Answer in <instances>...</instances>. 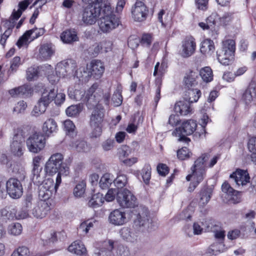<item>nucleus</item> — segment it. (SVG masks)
<instances>
[{
    "label": "nucleus",
    "instance_id": "obj_5",
    "mask_svg": "<svg viewBox=\"0 0 256 256\" xmlns=\"http://www.w3.org/2000/svg\"><path fill=\"white\" fill-rule=\"evenodd\" d=\"M86 70L88 71L85 70V68L80 67L76 71L74 76L79 79L88 76H93L95 78L98 79L104 72V66L100 60H94L87 64Z\"/></svg>",
    "mask_w": 256,
    "mask_h": 256
},
{
    "label": "nucleus",
    "instance_id": "obj_46",
    "mask_svg": "<svg viewBox=\"0 0 256 256\" xmlns=\"http://www.w3.org/2000/svg\"><path fill=\"white\" fill-rule=\"evenodd\" d=\"M42 240L44 242V244H48L54 243L56 240V232H44L42 235Z\"/></svg>",
    "mask_w": 256,
    "mask_h": 256
},
{
    "label": "nucleus",
    "instance_id": "obj_28",
    "mask_svg": "<svg viewBox=\"0 0 256 256\" xmlns=\"http://www.w3.org/2000/svg\"><path fill=\"white\" fill-rule=\"evenodd\" d=\"M55 93L56 89L54 88H46L42 92L40 99L42 100L43 102L49 105V104L54 100V96H56Z\"/></svg>",
    "mask_w": 256,
    "mask_h": 256
},
{
    "label": "nucleus",
    "instance_id": "obj_17",
    "mask_svg": "<svg viewBox=\"0 0 256 256\" xmlns=\"http://www.w3.org/2000/svg\"><path fill=\"white\" fill-rule=\"evenodd\" d=\"M50 208L48 203L44 200H40L37 202L32 210L34 216L42 218L46 216Z\"/></svg>",
    "mask_w": 256,
    "mask_h": 256
},
{
    "label": "nucleus",
    "instance_id": "obj_40",
    "mask_svg": "<svg viewBox=\"0 0 256 256\" xmlns=\"http://www.w3.org/2000/svg\"><path fill=\"white\" fill-rule=\"evenodd\" d=\"M114 181L112 175L109 173L104 174L101 178L99 184L100 187L102 189H106L112 184Z\"/></svg>",
    "mask_w": 256,
    "mask_h": 256
},
{
    "label": "nucleus",
    "instance_id": "obj_24",
    "mask_svg": "<svg viewBox=\"0 0 256 256\" xmlns=\"http://www.w3.org/2000/svg\"><path fill=\"white\" fill-rule=\"evenodd\" d=\"M57 128V124L55 120L50 118L46 120L43 124L42 130L44 134L48 136L56 132Z\"/></svg>",
    "mask_w": 256,
    "mask_h": 256
},
{
    "label": "nucleus",
    "instance_id": "obj_58",
    "mask_svg": "<svg viewBox=\"0 0 256 256\" xmlns=\"http://www.w3.org/2000/svg\"><path fill=\"white\" fill-rule=\"evenodd\" d=\"M86 184L84 182L78 183L74 190V194L76 196H81L85 192Z\"/></svg>",
    "mask_w": 256,
    "mask_h": 256
},
{
    "label": "nucleus",
    "instance_id": "obj_1",
    "mask_svg": "<svg viewBox=\"0 0 256 256\" xmlns=\"http://www.w3.org/2000/svg\"><path fill=\"white\" fill-rule=\"evenodd\" d=\"M101 89L98 88L97 84H94L86 92L84 96V92L82 90H68V96L72 99L76 100H82L86 102L89 108H92L97 104L101 96Z\"/></svg>",
    "mask_w": 256,
    "mask_h": 256
},
{
    "label": "nucleus",
    "instance_id": "obj_34",
    "mask_svg": "<svg viewBox=\"0 0 256 256\" xmlns=\"http://www.w3.org/2000/svg\"><path fill=\"white\" fill-rule=\"evenodd\" d=\"M235 49V42L233 40L228 39L222 42V52H225V53L227 52L228 55L230 56V54H234Z\"/></svg>",
    "mask_w": 256,
    "mask_h": 256
},
{
    "label": "nucleus",
    "instance_id": "obj_48",
    "mask_svg": "<svg viewBox=\"0 0 256 256\" xmlns=\"http://www.w3.org/2000/svg\"><path fill=\"white\" fill-rule=\"evenodd\" d=\"M190 228V226H188L184 227V231L189 236H192V234H200L202 231V228L196 222H194L193 224V232H192L191 230H189Z\"/></svg>",
    "mask_w": 256,
    "mask_h": 256
},
{
    "label": "nucleus",
    "instance_id": "obj_23",
    "mask_svg": "<svg viewBox=\"0 0 256 256\" xmlns=\"http://www.w3.org/2000/svg\"><path fill=\"white\" fill-rule=\"evenodd\" d=\"M174 110L177 114L181 116H186L192 111L190 106V102L186 99L185 100H180L176 102Z\"/></svg>",
    "mask_w": 256,
    "mask_h": 256
},
{
    "label": "nucleus",
    "instance_id": "obj_31",
    "mask_svg": "<svg viewBox=\"0 0 256 256\" xmlns=\"http://www.w3.org/2000/svg\"><path fill=\"white\" fill-rule=\"evenodd\" d=\"M104 202V197L103 194L98 192L92 195V197L88 201V205L89 206L96 208L101 206Z\"/></svg>",
    "mask_w": 256,
    "mask_h": 256
},
{
    "label": "nucleus",
    "instance_id": "obj_7",
    "mask_svg": "<svg viewBox=\"0 0 256 256\" xmlns=\"http://www.w3.org/2000/svg\"><path fill=\"white\" fill-rule=\"evenodd\" d=\"M116 200L119 205L124 208H134L138 205L137 199L129 190L124 188L118 192Z\"/></svg>",
    "mask_w": 256,
    "mask_h": 256
},
{
    "label": "nucleus",
    "instance_id": "obj_33",
    "mask_svg": "<svg viewBox=\"0 0 256 256\" xmlns=\"http://www.w3.org/2000/svg\"><path fill=\"white\" fill-rule=\"evenodd\" d=\"M48 106L40 98L32 112V115L36 117L40 116L45 112Z\"/></svg>",
    "mask_w": 256,
    "mask_h": 256
},
{
    "label": "nucleus",
    "instance_id": "obj_36",
    "mask_svg": "<svg viewBox=\"0 0 256 256\" xmlns=\"http://www.w3.org/2000/svg\"><path fill=\"white\" fill-rule=\"evenodd\" d=\"M111 43L110 42H102L100 43L96 44L94 46V52H92L93 56H97L102 48H104V52H108L110 48Z\"/></svg>",
    "mask_w": 256,
    "mask_h": 256
},
{
    "label": "nucleus",
    "instance_id": "obj_38",
    "mask_svg": "<svg viewBox=\"0 0 256 256\" xmlns=\"http://www.w3.org/2000/svg\"><path fill=\"white\" fill-rule=\"evenodd\" d=\"M10 256H40V254L31 253L28 248L25 246L18 247Z\"/></svg>",
    "mask_w": 256,
    "mask_h": 256
},
{
    "label": "nucleus",
    "instance_id": "obj_51",
    "mask_svg": "<svg viewBox=\"0 0 256 256\" xmlns=\"http://www.w3.org/2000/svg\"><path fill=\"white\" fill-rule=\"evenodd\" d=\"M142 178L145 184L149 183L151 177V167L149 164H146L142 170Z\"/></svg>",
    "mask_w": 256,
    "mask_h": 256
},
{
    "label": "nucleus",
    "instance_id": "obj_26",
    "mask_svg": "<svg viewBox=\"0 0 256 256\" xmlns=\"http://www.w3.org/2000/svg\"><path fill=\"white\" fill-rule=\"evenodd\" d=\"M215 48L212 40L210 39H206L202 42L200 50L204 54L211 56Z\"/></svg>",
    "mask_w": 256,
    "mask_h": 256
},
{
    "label": "nucleus",
    "instance_id": "obj_35",
    "mask_svg": "<svg viewBox=\"0 0 256 256\" xmlns=\"http://www.w3.org/2000/svg\"><path fill=\"white\" fill-rule=\"evenodd\" d=\"M200 91L198 89H188L186 92L185 99L190 103L198 101L200 96Z\"/></svg>",
    "mask_w": 256,
    "mask_h": 256
},
{
    "label": "nucleus",
    "instance_id": "obj_21",
    "mask_svg": "<svg viewBox=\"0 0 256 256\" xmlns=\"http://www.w3.org/2000/svg\"><path fill=\"white\" fill-rule=\"evenodd\" d=\"M218 16L216 14H212L206 19V22H200L198 25L204 30H210L212 31L217 32L218 30L216 26L218 23Z\"/></svg>",
    "mask_w": 256,
    "mask_h": 256
},
{
    "label": "nucleus",
    "instance_id": "obj_54",
    "mask_svg": "<svg viewBox=\"0 0 256 256\" xmlns=\"http://www.w3.org/2000/svg\"><path fill=\"white\" fill-rule=\"evenodd\" d=\"M20 96L24 97H29L32 96L33 92V90L30 86L28 85H23L19 86Z\"/></svg>",
    "mask_w": 256,
    "mask_h": 256
},
{
    "label": "nucleus",
    "instance_id": "obj_9",
    "mask_svg": "<svg viewBox=\"0 0 256 256\" xmlns=\"http://www.w3.org/2000/svg\"><path fill=\"white\" fill-rule=\"evenodd\" d=\"M150 219L147 210L138 208V212L134 220V226L138 231L143 232L149 228Z\"/></svg>",
    "mask_w": 256,
    "mask_h": 256
},
{
    "label": "nucleus",
    "instance_id": "obj_11",
    "mask_svg": "<svg viewBox=\"0 0 256 256\" xmlns=\"http://www.w3.org/2000/svg\"><path fill=\"white\" fill-rule=\"evenodd\" d=\"M6 191L12 198H19L23 194V188L20 182L16 178H10L6 184Z\"/></svg>",
    "mask_w": 256,
    "mask_h": 256
},
{
    "label": "nucleus",
    "instance_id": "obj_60",
    "mask_svg": "<svg viewBox=\"0 0 256 256\" xmlns=\"http://www.w3.org/2000/svg\"><path fill=\"white\" fill-rule=\"evenodd\" d=\"M116 256H130L129 249L123 245H119L116 248Z\"/></svg>",
    "mask_w": 256,
    "mask_h": 256
},
{
    "label": "nucleus",
    "instance_id": "obj_15",
    "mask_svg": "<svg viewBox=\"0 0 256 256\" xmlns=\"http://www.w3.org/2000/svg\"><path fill=\"white\" fill-rule=\"evenodd\" d=\"M108 220L110 223L114 226H121L127 222L128 218L124 211L116 209L110 214Z\"/></svg>",
    "mask_w": 256,
    "mask_h": 256
},
{
    "label": "nucleus",
    "instance_id": "obj_49",
    "mask_svg": "<svg viewBox=\"0 0 256 256\" xmlns=\"http://www.w3.org/2000/svg\"><path fill=\"white\" fill-rule=\"evenodd\" d=\"M60 168V166L54 164V162L48 160L46 164L45 170L46 173L52 175L58 172Z\"/></svg>",
    "mask_w": 256,
    "mask_h": 256
},
{
    "label": "nucleus",
    "instance_id": "obj_52",
    "mask_svg": "<svg viewBox=\"0 0 256 256\" xmlns=\"http://www.w3.org/2000/svg\"><path fill=\"white\" fill-rule=\"evenodd\" d=\"M64 64L68 74H72L76 68V62L72 59L64 60Z\"/></svg>",
    "mask_w": 256,
    "mask_h": 256
},
{
    "label": "nucleus",
    "instance_id": "obj_6",
    "mask_svg": "<svg viewBox=\"0 0 256 256\" xmlns=\"http://www.w3.org/2000/svg\"><path fill=\"white\" fill-rule=\"evenodd\" d=\"M208 159V155L206 154H202L194 163L191 168L192 174H189L186 177L187 181L190 180L192 176L197 178L199 180H202L206 174L205 162Z\"/></svg>",
    "mask_w": 256,
    "mask_h": 256
},
{
    "label": "nucleus",
    "instance_id": "obj_64",
    "mask_svg": "<svg viewBox=\"0 0 256 256\" xmlns=\"http://www.w3.org/2000/svg\"><path fill=\"white\" fill-rule=\"evenodd\" d=\"M248 148L252 154L256 153V137L250 138L248 143Z\"/></svg>",
    "mask_w": 256,
    "mask_h": 256
},
{
    "label": "nucleus",
    "instance_id": "obj_20",
    "mask_svg": "<svg viewBox=\"0 0 256 256\" xmlns=\"http://www.w3.org/2000/svg\"><path fill=\"white\" fill-rule=\"evenodd\" d=\"M136 229L134 227L133 228L128 227L122 228L120 231L121 237L128 242H136L138 236V232Z\"/></svg>",
    "mask_w": 256,
    "mask_h": 256
},
{
    "label": "nucleus",
    "instance_id": "obj_14",
    "mask_svg": "<svg viewBox=\"0 0 256 256\" xmlns=\"http://www.w3.org/2000/svg\"><path fill=\"white\" fill-rule=\"evenodd\" d=\"M230 178L233 179L238 187L245 188L250 183V177L246 170L238 169L235 172L230 176Z\"/></svg>",
    "mask_w": 256,
    "mask_h": 256
},
{
    "label": "nucleus",
    "instance_id": "obj_32",
    "mask_svg": "<svg viewBox=\"0 0 256 256\" xmlns=\"http://www.w3.org/2000/svg\"><path fill=\"white\" fill-rule=\"evenodd\" d=\"M16 209L12 206H6L0 211V216L4 219L14 220L16 216Z\"/></svg>",
    "mask_w": 256,
    "mask_h": 256
},
{
    "label": "nucleus",
    "instance_id": "obj_37",
    "mask_svg": "<svg viewBox=\"0 0 256 256\" xmlns=\"http://www.w3.org/2000/svg\"><path fill=\"white\" fill-rule=\"evenodd\" d=\"M30 4L26 0H22L18 3L19 8L17 11L14 10L12 13L11 17L14 20H17L22 14V12L24 11Z\"/></svg>",
    "mask_w": 256,
    "mask_h": 256
},
{
    "label": "nucleus",
    "instance_id": "obj_30",
    "mask_svg": "<svg viewBox=\"0 0 256 256\" xmlns=\"http://www.w3.org/2000/svg\"><path fill=\"white\" fill-rule=\"evenodd\" d=\"M54 51L51 46L48 44L42 45L39 50L40 58L42 60H48L54 54Z\"/></svg>",
    "mask_w": 256,
    "mask_h": 256
},
{
    "label": "nucleus",
    "instance_id": "obj_41",
    "mask_svg": "<svg viewBox=\"0 0 256 256\" xmlns=\"http://www.w3.org/2000/svg\"><path fill=\"white\" fill-rule=\"evenodd\" d=\"M200 75L203 80L206 82L212 81L213 78L212 70L209 66H206L201 69Z\"/></svg>",
    "mask_w": 256,
    "mask_h": 256
},
{
    "label": "nucleus",
    "instance_id": "obj_12",
    "mask_svg": "<svg viewBox=\"0 0 256 256\" xmlns=\"http://www.w3.org/2000/svg\"><path fill=\"white\" fill-rule=\"evenodd\" d=\"M38 196L42 200L48 199L56 191L52 179L47 178L38 184Z\"/></svg>",
    "mask_w": 256,
    "mask_h": 256
},
{
    "label": "nucleus",
    "instance_id": "obj_61",
    "mask_svg": "<svg viewBox=\"0 0 256 256\" xmlns=\"http://www.w3.org/2000/svg\"><path fill=\"white\" fill-rule=\"evenodd\" d=\"M38 76V68L34 67L29 68L26 71V78L29 80H34Z\"/></svg>",
    "mask_w": 256,
    "mask_h": 256
},
{
    "label": "nucleus",
    "instance_id": "obj_47",
    "mask_svg": "<svg viewBox=\"0 0 256 256\" xmlns=\"http://www.w3.org/2000/svg\"><path fill=\"white\" fill-rule=\"evenodd\" d=\"M82 110V106L78 104L70 106L66 109V112L68 116H74L78 114Z\"/></svg>",
    "mask_w": 256,
    "mask_h": 256
},
{
    "label": "nucleus",
    "instance_id": "obj_2",
    "mask_svg": "<svg viewBox=\"0 0 256 256\" xmlns=\"http://www.w3.org/2000/svg\"><path fill=\"white\" fill-rule=\"evenodd\" d=\"M83 6L80 13V24L82 26H90L96 23L102 10L103 6L96 4H87Z\"/></svg>",
    "mask_w": 256,
    "mask_h": 256
},
{
    "label": "nucleus",
    "instance_id": "obj_62",
    "mask_svg": "<svg viewBox=\"0 0 256 256\" xmlns=\"http://www.w3.org/2000/svg\"><path fill=\"white\" fill-rule=\"evenodd\" d=\"M112 100L114 106H120L122 104V100L121 94L118 90L115 92L112 96Z\"/></svg>",
    "mask_w": 256,
    "mask_h": 256
},
{
    "label": "nucleus",
    "instance_id": "obj_39",
    "mask_svg": "<svg viewBox=\"0 0 256 256\" xmlns=\"http://www.w3.org/2000/svg\"><path fill=\"white\" fill-rule=\"evenodd\" d=\"M234 54H230L228 55L227 52H222V50L221 52L218 54L217 52V58L220 63L224 66L228 65L230 62L233 60Z\"/></svg>",
    "mask_w": 256,
    "mask_h": 256
},
{
    "label": "nucleus",
    "instance_id": "obj_13",
    "mask_svg": "<svg viewBox=\"0 0 256 256\" xmlns=\"http://www.w3.org/2000/svg\"><path fill=\"white\" fill-rule=\"evenodd\" d=\"M131 12L132 18L135 21L141 22L146 20L148 10L143 2L136 1L132 7Z\"/></svg>",
    "mask_w": 256,
    "mask_h": 256
},
{
    "label": "nucleus",
    "instance_id": "obj_59",
    "mask_svg": "<svg viewBox=\"0 0 256 256\" xmlns=\"http://www.w3.org/2000/svg\"><path fill=\"white\" fill-rule=\"evenodd\" d=\"M190 152L186 147H183L177 152L178 158L181 160H184L190 156Z\"/></svg>",
    "mask_w": 256,
    "mask_h": 256
},
{
    "label": "nucleus",
    "instance_id": "obj_44",
    "mask_svg": "<svg viewBox=\"0 0 256 256\" xmlns=\"http://www.w3.org/2000/svg\"><path fill=\"white\" fill-rule=\"evenodd\" d=\"M113 182L118 188H122L127 184L128 178L126 175L119 172L116 178H114Z\"/></svg>",
    "mask_w": 256,
    "mask_h": 256
},
{
    "label": "nucleus",
    "instance_id": "obj_4",
    "mask_svg": "<svg viewBox=\"0 0 256 256\" xmlns=\"http://www.w3.org/2000/svg\"><path fill=\"white\" fill-rule=\"evenodd\" d=\"M101 15L100 28L104 32H109L119 25V19L114 14L110 2L104 4Z\"/></svg>",
    "mask_w": 256,
    "mask_h": 256
},
{
    "label": "nucleus",
    "instance_id": "obj_27",
    "mask_svg": "<svg viewBox=\"0 0 256 256\" xmlns=\"http://www.w3.org/2000/svg\"><path fill=\"white\" fill-rule=\"evenodd\" d=\"M69 252L81 256L86 252V248L84 244L80 241H75L68 248Z\"/></svg>",
    "mask_w": 256,
    "mask_h": 256
},
{
    "label": "nucleus",
    "instance_id": "obj_18",
    "mask_svg": "<svg viewBox=\"0 0 256 256\" xmlns=\"http://www.w3.org/2000/svg\"><path fill=\"white\" fill-rule=\"evenodd\" d=\"M95 106V105L94 106ZM90 118V125L94 126L96 124H102L104 117V110L100 104H96Z\"/></svg>",
    "mask_w": 256,
    "mask_h": 256
},
{
    "label": "nucleus",
    "instance_id": "obj_63",
    "mask_svg": "<svg viewBox=\"0 0 256 256\" xmlns=\"http://www.w3.org/2000/svg\"><path fill=\"white\" fill-rule=\"evenodd\" d=\"M118 191L117 189L115 188L109 190L104 198V200H105L107 202L112 201L116 197V194L118 195Z\"/></svg>",
    "mask_w": 256,
    "mask_h": 256
},
{
    "label": "nucleus",
    "instance_id": "obj_50",
    "mask_svg": "<svg viewBox=\"0 0 256 256\" xmlns=\"http://www.w3.org/2000/svg\"><path fill=\"white\" fill-rule=\"evenodd\" d=\"M22 226L20 223H14L9 226L8 231L12 235L18 236L22 233Z\"/></svg>",
    "mask_w": 256,
    "mask_h": 256
},
{
    "label": "nucleus",
    "instance_id": "obj_43",
    "mask_svg": "<svg viewBox=\"0 0 256 256\" xmlns=\"http://www.w3.org/2000/svg\"><path fill=\"white\" fill-rule=\"evenodd\" d=\"M103 246L104 248L101 250L100 254L104 256V254H105L106 256H111L112 251L114 248V242L112 240H108L104 242Z\"/></svg>",
    "mask_w": 256,
    "mask_h": 256
},
{
    "label": "nucleus",
    "instance_id": "obj_42",
    "mask_svg": "<svg viewBox=\"0 0 256 256\" xmlns=\"http://www.w3.org/2000/svg\"><path fill=\"white\" fill-rule=\"evenodd\" d=\"M198 76V74L196 72L191 71L186 74L184 78V82L185 85L188 87H191L196 83V80Z\"/></svg>",
    "mask_w": 256,
    "mask_h": 256
},
{
    "label": "nucleus",
    "instance_id": "obj_56",
    "mask_svg": "<svg viewBox=\"0 0 256 256\" xmlns=\"http://www.w3.org/2000/svg\"><path fill=\"white\" fill-rule=\"evenodd\" d=\"M63 160L64 156L62 154L56 153L52 155L48 160L54 162V164L60 166L63 162Z\"/></svg>",
    "mask_w": 256,
    "mask_h": 256
},
{
    "label": "nucleus",
    "instance_id": "obj_8",
    "mask_svg": "<svg viewBox=\"0 0 256 256\" xmlns=\"http://www.w3.org/2000/svg\"><path fill=\"white\" fill-rule=\"evenodd\" d=\"M197 124L194 120H188L184 122L182 126L176 129V132H174L172 134L180 138L179 141H187L190 140V139L186 137L193 134L196 130Z\"/></svg>",
    "mask_w": 256,
    "mask_h": 256
},
{
    "label": "nucleus",
    "instance_id": "obj_22",
    "mask_svg": "<svg viewBox=\"0 0 256 256\" xmlns=\"http://www.w3.org/2000/svg\"><path fill=\"white\" fill-rule=\"evenodd\" d=\"M222 191L227 196L228 201H232L234 203L238 202V198L237 196L238 192L234 190L230 186L229 184L224 182L222 186Z\"/></svg>",
    "mask_w": 256,
    "mask_h": 256
},
{
    "label": "nucleus",
    "instance_id": "obj_29",
    "mask_svg": "<svg viewBox=\"0 0 256 256\" xmlns=\"http://www.w3.org/2000/svg\"><path fill=\"white\" fill-rule=\"evenodd\" d=\"M212 192V190L211 188H203L200 192V200L199 205L201 206H204L209 202L211 195Z\"/></svg>",
    "mask_w": 256,
    "mask_h": 256
},
{
    "label": "nucleus",
    "instance_id": "obj_19",
    "mask_svg": "<svg viewBox=\"0 0 256 256\" xmlns=\"http://www.w3.org/2000/svg\"><path fill=\"white\" fill-rule=\"evenodd\" d=\"M256 86L254 82L250 84L242 95V100L246 105L250 104L256 98Z\"/></svg>",
    "mask_w": 256,
    "mask_h": 256
},
{
    "label": "nucleus",
    "instance_id": "obj_16",
    "mask_svg": "<svg viewBox=\"0 0 256 256\" xmlns=\"http://www.w3.org/2000/svg\"><path fill=\"white\" fill-rule=\"evenodd\" d=\"M196 44L194 38L192 36L187 37L182 42L181 56L183 58L191 56L195 52Z\"/></svg>",
    "mask_w": 256,
    "mask_h": 256
},
{
    "label": "nucleus",
    "instance_id": "obj_3",
    "mask_svg": "<svg viewBox=\"0 0 256 256\" xmlns=\"http://www.w3.org/2000/svg\"><path fill=\"white\" fill-rule=\"evenodd\" d=\"M30 131L28 126L18 128L14 132V136L10 145V150L14 156L20 157L24 152L25 138Z\"/></svg>",
    "mask_w": 256,
    "mask_h": 256
},
{
    "label": "nucleus",
    "instance_id": "obj_55",
    "mask_svg": "<svg viewBox=\"0 0 256 256\" xmlns=\"http://www.w3.org/2000/svg\"><path fill=\"white\" fill-rule=\"evenodd\" d=\"M94 226L93 222L91 221H85L82 222L78 228V230L84 234H86L90 228Z\"/></svg>",
    "mask_w": 256,
    "mask_h": 256
},
{
    "label": "nucleus",
    "instance_id": "obj_53",
    "mask_svg": "<svg viewBox=\"0 0 256 256\" xmlns=\"http://www.w3.org/2000/svg\"><path fill=\"white\" fill-rule=\"evenodd\" d=\"M70 146L78 152H82L85 150L87 145L86 142L84 140H76L72 142Z\"/></svg>",
    "mask_w": 256,
    "mask_h": 256
},
{
    "label": "nucleus",
    "instance_id": "obj_45",
    "mask_svg": "<svg viewBox=\"0 0 256 256\" xmlns=\"http://www.w3.org/2000/svg\"><path fill=\"white\" fill-rule=\"evenodd\" d=\"M42 168H32V180L34 184L38 185L42 181L44 176L42 174Z\"/></svg>",
    "mask_w": 256,
    "mask_h": 256
},
{
    "label": "nucleus",
    "instance_id": "obj_25",
    "mask_svg": "<svg viewBox=\"0 0 256 256\" xmlns=\"http://www.w3.org/2000/svg\"><path fill=\"white\" fill-rule=\"evenodd\" d=\"M60 38L64 43L68 44L78 40L76 32L71 30L62 32L60 35Z\"/></svg>",
    "mask_w": 256,
    "mask_h": 256
},
{
    "label": "nucleus",
    "instance_id": "obj_57",
    "mask_svg": "<svg viewBox=\"0 0 256 256\" xmlns=\"http://www.w3.org/2000/svg\"><path fill=\"white\" fill-rule=\"evenodd\" d=\"M64 66V61H62L58 63L56 67V73L59 74L60 77H64L68 75Z\"/></svg>",
    "mask_w": 256,
    "mask_h": 256
},
{
    "label": "nucleus",
    "instance_id": "obj_10",
    "mask_svg": "<svg viewBox=\"0 0 256 256\" xmlns=\"http://www.w3.org/2000/svg\"><path fill=\"white\" fill-rule=\"evenodd\" d=\"M45 143L44 136L36 133L30 136L26 141L28 150L35 154L39 152L44 148Z\"/></svg>",
    "mask_w": 256,
    "mask_h": 256
}]
</instances>
